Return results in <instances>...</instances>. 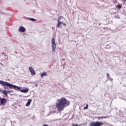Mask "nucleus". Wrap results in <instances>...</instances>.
<instances>
[{
	"mask_svg": "<svg viewBox=\"0 0 126 126\" xmlns=\"http://www.w3.org/2000/svg\"><path fill=\"white\" fill-rule=\"evenodd\" d=\"M69 105V101L65 97H62L57 100V103H56V106L58 111L62 112L63 111L65 107Z\"/></svg>",
	"mask_w": 126,
	"mask_h": 126,
	"instance_id": "obj_1",
	"label": "nucleus"
},
{
	"mask_svg": "<svg viewBox=\"0 0 126 126\" xmlns=\"http://www.w3.org/2000/svg\"><path fill=\"white\" fill-rule=\"evenodd\" d=\"M0 84L2 86L4 87V89H7V87H9V89H14V90H17V91H20L21 88L20 87H17V86L12 85L7 82H4L2 80H0Z\"/></svg>",
	"mask_w": 126,
	"mask_h": 126,
	"instance_id": "obj_2",
	"label": "nucleus"
},
{
	"mask_svg": "<svg viewBox=\"0 0 126 126\" xmlns=\"http://www.w3.org/2000/svg\"><path fill=\"white\" fill-rule=\"evenodd\" d=\"M104 125V123L103 122L97 121L96 122H92L90 124V126H102Z\"/></svg>",
	"mask_w": 126,
	"mask_h": 126,
	"instance_id": "obj_3",
	"label": "nucleus"
},
{
	"mask_svg": "<svg viewBox=\"0 0 126 126\" xmlns=\"http://www.w3.org/2000/svg\"><path fill=\"white\" fill-rule=\"evenodd\" d=\"M51 43L53 52H56V48H57V45L56 44V40H55L54 38H52L51 39Z\"/></svg>",
	"mask_w": 126,
	"mask_h": 126,
	"instance_id": "obj_4",
	"label": "nucleus"
},
{
	"mask_svg": "<svg viewBox=\"0 0 126 126\" xmlns=\"http://www.w3.org/2000/svg\"><path fill=\"white\" fill-rule=\"evenodd\" d=\"M62 18H63V16H60L58 20V25H57V27H58V28H62V24H63V22H60V20H61V19H62Z\"/></svg>",
	"mask_w": 126,
	"mask_h": 126,
	"instance_id": "obj_5",
	"label": "nucleus"
},
{
	"mask_svg": "<svg viewBox=\"0 0 126 126\" xmlns=\"http://www.w3.org/2000/svg\"><path fill=\"white\" fill-rule=\"evenodd\" d=\"M0 103L1 105H5L6 103H7V99L4 98H0Z\"/></svg>",
	"mask_w": 126,
	"mask_h": 126,
	"instance_id": "obj_6",
	"label": "nucleus"
},
{
	"mask_svg": "<svg viewBox=\"0 0 126 126\" xmlns=\"http://www.w3.org/2000/svg\"><path fill=\"white\" fill-rule=\"evenodd\" d=\"M29 70L32 75H35V74H36V72H35V70H34V69L32 66L29 67Z\"/></svg>",
	"mask_w": 126,
	"mask_h": 126,
	"instance_id": "obj_7",
	"label": "nucleus"
},
{
	"mask_svg": "<svg viewBox=\"0 0 126 126\" xmlns=\"http://www.w3.org/2000/svg\"><path fill=\"white\" fill-rule=\"evenodd\" d=\"M26 31V29L24 27H20L19 29V32H25Z\"/></svg>",
	"mask_w": 126,
	"mask_h": 126,
	"instance_id": "obj_8",
	"label": "nucleus"
},
{
	"mask_svg": "<svg viewBox=\"0 0 126 126\" xmlns=\"http://www.w3.org/2000/svg\"><path fill=\"white\" fill-rule=\"evenodd\" d=\"M28 91H29V89H28V88L25 89L24 90H20V92H22V93H27V92H28Z\"/></svg>",
	"mask_w": 126,
	"mask_h": 126,
	"instance_id": "obj_9",
	"label": "nucleus"
},
{
	"mask_svg": "<svg viewBox=\"0 0 126 126\" xmlns=\"http://www.w3.org/2000/svg\"><path fill=\"white\" fill-rule=\"evenodd\" d=\"M3 92H5V93H6L7 94H10V93H13V91H12V90H11V91L4 90V91H3Z\"/></svg>",
	"mask_w": 126,
	"mask_h": 126,
	"instance_id": "obj_10",
	"label": "nucleus"
},
{
	"mask_svg": "<svg viewBox=\"0 0 126 126\" xmlns=\"http://www.w3.org/2000/svg\"><path fill=\"white\" fill-rule=\"evenodd\" d=\"M31 102H32V99H29L28 101L27 102L26 106L27 107H28V106H30V104H31Z\"/></svg>",
	"mask_w": 126,
	"mask_h": 126,
	"instance_id": "obj_11",
	"label": "nucleus"
},
{
	"mask_svg": "<svg viewBox=\"0 0 126 126\" xmlns=\"http://www.w3.org/2000/svg\"><path fill=\"white\" fill-rule=\"evenodd\" d=\"M44 76H47V72H43L41 74V77H44Z\"/></svg>",
	"mask_w": 126,
	"mask_h": 126,
	"instance_id": "obj_12",
	"label": "nucleus"
},
{
	"mask_svg": "<svg viewBox=\"0 0 126 126\" xmlns=\"http://www.w3.org/2000/svg\"><path fill=\"white\" fill-rule=\"evenodd\" d=\"M28 20H31V21H33V22L36 21V20L34 18H28Z\"/></svg>",
	"mask_w": 126,
	"mask_h": 126,
	"instance_id": "obj_13",
	"label": "nucleus"
},
{
	"mask_svg": "<svg viewBox=\"0 0 126 126\" xmlns=\"http://www.w3.org/2000/svg\"><path fill=\"white\" fill-rule=\"evenodd\" d=\"M117 7H118V8H119V9H121V8H122V5L118 4L117 5Z\"/></svg>",
	"mask_w": 126,
	"mask_h": 126,
	"instance_id": "obj_14",
	"label": "nucleus"
},
{
	"mask_svg": "<svg viewBox=\"0 0 126 126\" xmlns=\"http://www.w3.org/2000/svg\"><path fill=\"white\" fill-rule=\"evenodd\" d=\"M2 93L4 94V95H5V96H6V97H8V95L6 93L2 91Z\"/></svg>",
	"mask_w": 126,
	"mask_h": 126,
	"instance_id": "obj_15",
	"label": "nucleus"
},
{
	"mask_svg": "<svg viewBox=\"0 0 126 126\" xmlns=\"http://www.w3.org/2000/svg\"><path fill=\"white\" fill-rule=\"evenodd\" d=\"M88 104L86 105V106L84 108V110H86V109H88Z\"/></svg>",
	"mask_w": 126,
	"mask_h": 126,
	"instance_id": "obj_16",
	"label": "nucleus"
},
{
	"mask_svg": "<svg viewBox=\"0 0 126 126\" xmlns=\"http://www.w3.org/2000/svg\"><path fill=\"white\" fill-rule=\"evenodd\" d=\"M106 76L107 77H110V74L108 73H106Z\"/></svg>",
	"mask_w": 126,
	"mask_h": 126,
	"instance_id": "obj_17",
	"label": "nucleus"
},
{
	"mask_svg": "<svg viewBox=\"0 0 126 126\" xmlns=\"http://www.w3.org/2000/svg\"><path fill=\"white\" fill-rule=\"evenodd\" d=\"M63 24V25L64 26H66V24H65V23H63V24Z\"/></svg>",
	"mask_w": 126,
	"mask_h": 126,
	"instance_id": "obj_18",
	"label": "nucleus"
},
{
	"mask_svg": "<svg viewBox=\"0 0 126 126\" xmlns=\"http://www.w3.org/2000/svg\"><path fill=\"white\" fill-rule=\"evenodd\" d=\"M73 126H78V125H77V124H73Z\"/></svg>",
	"mask_w": 126,
	"mask_h": 126,
	"instance_id": "obj_19",
	"label": "nucleus"
},
{
	"mask_svg": "<svg viewBox=\"0 0 126 126\" xmlns=\"http://www.w3.org/2000/svg\"><path fill=\"white\" fill-rule=\"evenodd\" d=\"M43 126H48V125L45 124V125H44Z\"/></svg>",
	"mask_w": 126,
	"mask_h": 126,
	"instance_id": "obj_20",
	"label": "nucleus"
},
{
	"mask_svg": "<svg viewBox=\"0 0 126 126\" xmlns=\"http://www.w3.org/2000/svg\"><path fill=\"white\" fill-rule=\"evenodd\" d=\"M126 0H123V1H126Z\"/></svg>",
	"mask_w": 126,
	"mask_h": 126,
	"instance_id": "obj_21",
	"label": "nucleus"
}]
</instances>
